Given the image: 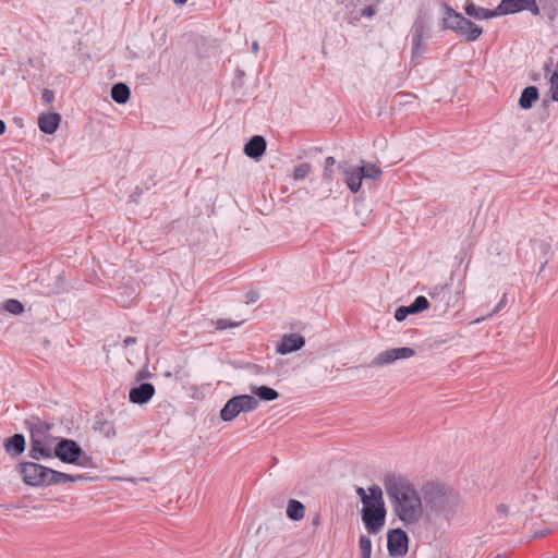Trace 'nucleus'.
<instances>
[{"mask_svg": "<svg viewBox=\"0 0 558 558\" xmlns=\"http://www.w3.org/2000/svg\"><path fill=\"white\" fill-rule=\"evenodd\" d=\"M305 515V507L302 502L291 499L287 506V517L293 521H300Z\"/></svg>", "mask_w": 558, "mask_h": 558, "instance_id": "24", "label": "nucleus"}, {"mask_svg": "<svg viewBox=\"0 0 558 558\" xmlns=\"http://www.w3.org/2000/svg\"><path fill=\"white\" fill-rule=\"evenodd\" d=\"M445 16L441 22L442 29H451L456 31L460 28V21L464 19V16L457 11H454L449 4L444 3Z\"/></svg>", "mask_w": 558, "mask_h": 558, "instance_id": "17", "label": "nucleus"}, {"mask_svg": "<svg viewBox=\"0 0 558 558\" xmlns=\"http://www.w3.org/2000/svg\"><path fill=\"white\" fill-rule=\"evenodd\" d=\"M524 0H501L495 9L496 16L507 15L523 11L522 5Z\"/></svg>", "mask_w": 558, "mask_h": 558, "instance_id": "20", "label": "nucleus"}, {"mask_svg": "<svg viewBox=\"0 0 558 558\" xmlns=\"http://www.w3.org/2000/svg\"><path fill=\"white\" fill-rule=\"evenodd\" d=\"M251 48H252L253 53H257V51L259 49L258 43L257 41H253Z\"/></svg>", "mask_w": 558, "mask_h": 558, "instance_id": "44", "label": "nucleus"}, {"mask_svg": "<svg viewBox=\"0 0 558 558\" xmlns=\"http://www.w3.org/2000/svg\"><path fill=\"white\" fill-rule=\"evenodd\" d=\"M247 298H248L250 302H256L257 299H258V293L257 292H250V293H247Z\"/></svg>", "mask_w": 558, "mask_h": 558, "instance_id": "42", "label": "nucleus"}, {"mask_svg": "<svg viewBox=\"0 0 558 558\" xmlns=\"http://www.w3.org/2000/svg\"><path fill=\"white\" fill-rule=\"evenodd\" d=\"M360 498H361V501L363 504V508L372 507V506L376 505V502L375 504L372 502L373 497H372L371 494L369 495L365 494L364 496H362Z\"/></svg>", "mask_w": 558, "mask_h": 558, "instance_id": "38", "label": "nucleus"}, {"mask_svg": "<svg viewBox=\"0 0 558 558\" xmlns=\"http://www.w3.org/2000/svg\"><path fill=\"white\" fill-rule=\"evenodd\" d=\"M305 344V338L299 333L283 335L277 344V352L286 355L302 349Z\"/></svg>", "mask_w": 558, "mask_h": 558, "instance_id": "12", "label": "nucleus"}, {"mask_svg": "<svg viewBox=\"0 0 558 558\" xmlns=\"http://www.w3.org/2000/svg\"><path fill=\"white\" fill-rule=\"evenodd\" d=\"M5 132V123L0 119V135Z\"/></svg>", "mask_w": 558, "mask_h": 558, "instance_id": "46", "label": "nucleus"}, {"mask_svg": "<svg viewBox=\"0 0 558 558\" xmlns=\"http://www.w3.org/2000/svg\"><path fill=\"white\" fill-rule=\"evenodd\" d=\"M538 99V89L535 86L525 87L520 96L519 106L522 109H530L533 106V102Z\"/></svg>", "mask_w": 558, "mask_h": 558, "instance_id": "21", "label": "nucleus"}, {"mask_svg": "<svg viewBox=\"0 0 558 558\" xmlns=\"http://www.w3.org/2000/svg\"><path fill=\"white\" fill-rule=\"evenodd\" d=\"M41 428H44V432L34 429L31 434L29 456L35 460L52 458L54 452L53 442L56 438L45 434V432L50 429V426L40 423V429Z\"/></svg>", "mask_w": 558, "mask_h": 558, "instance_id": "7", "label": "nucleus"}, {"mask_svg": "<svg viewBox=\"0 0 558 558\" xmlns=\"http://www.w3.org/2000/svg\"><path fill=\"white\" fill-rule=\"evenodd\" d=\"M338 169L344 177V182L352 193H357L362 186L363 169L353 166L348 161H341Z\"/></svg>", "mask_w": 558, "mask_h": 558, "instance_id": "10", "label": "nucleus"}, {"mask_svg": "<svg viewBox=\"0 0 558 558\" xmlns=\"http://www.w3.org/2000/svg\"><path fill=\"white\" fill-rule=\"evenodd\" d=\"M41 98L45 102L50 104L54 98V94L52 90L45 88L43 90Z\"/></svg>", "mask_w": 558, "mask_h": 558, "instance_id": "36", "label": "nucleus"}, {"mask_svg": "<svg viewBox=\"0 0 558 558\" xmlns=\"http://www.w3.org/2000/svg\"><path fill=\"white\" fill-rule=\"evenodd\" d=\"M155 395V387L153 384L143 383L140 386L133 387L129 392V399L132 403L143 404L148 402Z\"/></svg>", "mask_w": 558, "mask_h": 558, "instance_id": "13", "label": "nucleus"}, {"mask_svg": "<svg viewBox=\"0 0 558 558\" xmlns=\"http://www.w3.org/2000/svg\"><path fill=\"white\" fill-rule=\"evenodd\" d=\"M3 310L13 315H20L24 312V305L15 299L7 300L3 305Z\"/></svg>", "mask_w": 558, "mask_h": 558, "instance_id": "27", "label": "nucleus"}, {"mask_svg": "<svg viewBox=\"0 0 558 558\" xmlns=\"http://www.w3.org/2000/svg\"><path fill=\"white\" fill-rule=\"evenodd\" d=\"M356 494L359 495V497H362L366 494L365 489L363 487H357L356 488Z\"/></svg>", "mask_w": 558, "mask_h": 558, "instance_id": "45", "label": "nucleus"}, {"mask_svg": "<svg viewBox=\"0 0 558 558\" xmlns=\"http://www.w3.org/2000/svg\"><path fill=\"white\" fill-rule=\"evenodd\" d=\"M312 171V167L307 162H303L298 165L293 170V179L294 180H303L305 179Z\"/></svg>", "mask_w": 558, "mask_h": 558, "instance_id": "30", "label": "nucleus"}, {"mask_svg": "<svg viewBox=\"0 0 558 558\" xmlns=\"http://www.w3.org/2000/svg\"><path fill=\"white\" fill-rule=\"evenodd\" d=\"M384 487L398 520L408 529L418 525L424 517V505L415 486L404 476L387 474Z\"/></svg>", "mask_w": 558, "mask_h": 558, "instance_id": "1", "label": "nucleus"}, {"mask_svg": "<svg viewBox=\"0 0 558 558\" xmlns=\"http://www.w3.org/2000/svg\"><path fill=\"white\" fill-rule=\"evenodd\" d=\"M5 451L11 456H20L25 450V438L22 434H15L4 440Z\"/></svg>", "mask_w": 558, "mask_h": 558, "instance_id": "19", "label": "nucleus"}, {"mask_svg": "<svg viewBox=\"0 0 558 558\" xmlns=\"http://www.w3.org/2000/svg\"><path fill=\"white\" fill-rule=\"evenodd\" d=\"M359 547L361 550L362 558H371L372 554V541L366 535H361L359 539Z\"/></svg>", "mask_w": 558, "mask_h": 558, "instance_id": "28", "label": "nucleus"}, {"mask_svg": "<svg viewBox=\"0 0 558 558\" xmlns=\"http://www.w3.org/2000/svg\"><path fill=\"white\" fill-rule=\"evenodd\" d=\"M17 471L24 483L33 487L61 485L85 478L81 474L73 475L59 472L35 462H22L17 465Z\"/></svg>", "mask_w": 558, "mask_h": 558, "instance_id": "3", "label": "nucleus"}, {"mask_svg": "<svg viewBox=\"0 0 558 558\" xmlns=\"http://www.w3.org/2000/svg\"><path fill=\"white\" fill-rule=\"evenodd\" d=\"M409 537L401 529H395L388 532L387 546L389 555L392 557H402L408 553Z\"/></svg>", "mask_w": 558, "mask_h": 558, "instance_id": "11", "label": "nucleus"}, {"mask_svg": "<svg viewBox=\"0 0 558 558\" xmlns=\"http://www.w3.org/2000/svg\"><path fill=\"white\" fill-rule=\"evenodd\" d=\"M460 23L459 27L461 28H457L454 32L464 36L468 41H475L483 34V28L466 17L461 20Z\"/></svg>", "mask_w": 558, "mask_h": 558, "instance_id": "16", "label": "nucleus"}, {"mask_svg": "<svg viewBox=\"0 0 558 558\" xmlns=\"http://www.w3.org/2000/svg\"><path fill=\"white\" fill-rule=\"evenodd\" d=\"M250 390L254 396H257L263 401H274L279 398L278 391L268 386L252 385Z\"/></svg>", "mask_w": 558, "mask_h": 558, "instance_id": "23", "label": "nucleus"}, {"mask_svg": "<svg viewBox=\"0 0 558 558\" xmlns=\"http://www.w3.org/2000/svg\"><path fill=\"white\" fill-rule=\"evenodd\" d=\"M554 65V61L553 59H549L545 64H544V72L546 75H548L551 71V66Z\"/></svg>", "mask_w": 558, "mask_h": 558, "instance_id": "40", "label": "nucleus"}, {"mask_svg": "<svg viewBox=\"0 0 558 558\" xmlns=\"http://www.w3.org/2000/svg\"><path fill=\"white\" fill-rule=\"evenodd\" d=\"M61 116L57 112L43 113L38 118V128L46 134H53L60 124Z\"/></svg>", "mask_w": 558, "mask_h": 558, "instance_id": "15", "label": "nucleus"}, {"mask_svg": "<svg viewBox=\"0 0 558 558\" xmlns=\"http://www.w3.org/2000/svg\"><path fill=\"white\" fill-rule=\"evenodd\" d=\"M430 33V17L421 11L411 27L412 60L422 58L426 52Z\"/></svg>", "mask_w": 558, "mask_h": 558, "instance_id": "5", "label": "nucleus"}, {"mask_svg": "<svg viewBox=\"0 0 558 558\" xmlns=\"http://www.w3.org/2000/svg\"><path fill=\"white\" fill-rule=\"evenodd\" d=\"M258 400L251 395L234 396L227 401L220 411V417L225 422L234 420L240 413L253 412L258 408Z\"/></svg>", "mask_w": 558, "mask_h": 558, "instance_id": "8", "label": "nucleus"}, {"mask_svg": "<svg viewBox=\"0 0 558 558\" xmlns=\"http://www.w3.org/2000/svg\"><path fill=\"white\" fill-rule=\"evenodd\" d=\"M494 558H507V556L505 554H498Z\"/></svg>", "mask_w": 558, "mask_h": 558, "instance_id": "48", "label": "nucleus"}, {"mask_svg": "<svg viewBox=\"0 0 558 558\" xmlns=\"http://www.w3.org/2000/svg\"><path fill=\"white\" fill-rule=\"evenodd\" d=\"M53 457L59 458L64 463L88 466L90 458L84 454L82 448L76 441L68 438H61L54 446Z\"/></svg>", "mask_w": 558, "mask_h": 558, "instance_id": "6", "label": "nucleus"}, {"mask_svg": "<svg viewBox=\"0 0 558 558\" xmlns=\"http://www.w3.org/2000/svg\"><path fill=\"white\" fill-rule=\"evenodd\" d=\"M506 303H507V299H506V296H504V298L499 301V303H498V305H497L496 311H499L501 307H504V306L506 305Z\"/></svg>", "mask_w": 558, "mask_h": 558, "instance_id": "43", "label": "nucleus"}, {"mask_svg": "<svg viewBox=\"0 0 558 558\" xmlns=\"http://www.w3.org/2000/svg\"><path fill=\"white\" fill-rule=\"evenodd\" d=\"M187 0H173L174 3L179 4V5H182L184 3H186Z\"/></svg>", "mask_w": 558, "mask_h": 558, "instance_id": "47", "label": "nucleus"}, {"mask_svg": "<svg viewBox=\"0 0 558 558\" xmlns=\"http://www.w3.org/2000/svg\"><path fill=\"white\" fill-rule=\"evenodd\" d=\"M414 314L411 310V306H400L395 311V318L398 322H402L407 318L408 315Z\"/></svg>", "mask_w": 558, "mask_h": 558, "instance_id": "33", "label": "nucleus"}, {"mask_svg": "<svg viewBox=\"0 0 558 558\" xmlns=\"http://www.w3.org/2000/svg\"><path fill=\"white\" fill-rule=\"evenodd\" d=\"M496 510H497V513L499 514V517H501V518H507L509 514V507L505 504H499L497 506Z\"/></svg>", "mask_w": 558, "mask_h": 558, "instance_id": "37", "label": "nucleus"}, {"mask_svg": "<svg viewBox=\"0 0 558 558\" xmlns=\"http://www.w3.org/2000/svg\"><path fill=\"white\" fill-rule=\"evenodd\" d=\"M136 342H137V339L135 337H126L123 341L125 347L135 344Z\"/></svg>", "mask_w": 558, "mask_h": 558, "instance_id": "41", "label": "nucleus"}, {"mask_svg": "<svg viewBox=\"0 0 558 558\" xmlns=\"http://www.w3.org/2000/svg\"><path fill=\"white\" fill-rule=\"evenodd\" d=\"M362 15L365 17H373L375 15V9L373 5H368L362 10Z\"/></svg>", "mask_w": 558, "mask_h": 558, "instance_id": "39", "label": "nucleus"}, {"mask_svg": "<svg viewBox=\"0 0 558 558\" xmlns=\"http://www.w3.org/2000/svg\"><path fill=\"white\" fill-rule=\"evenodd\" d=\"M266 140L262 135H254L244 146V154L255 160H259L266 150Z\"/></svg>", "mask_w": 558, "mask_h": 558, "instance_id": "14", "label": "nucleus"}, {"mask_svg": "<svg viewBox=\"0 0 558 558\" xmlns=\"http://www.w3.org/2000/svg\"><path fill=\"white\" fill-rule=\"evenodd\" d=\"M239 325H240V323H232L229 319L221 318V319L217 320L216 328L219 329V330H223V329H227V328L236 327Z\"/></svg>", "mask_w": 558, "mask_h": 558, "instance_id": "35", "label": "nucleus"}, {"mask_svg": "<svg viewBox=\"0 0 558 558\" xmlns=\"http://www.w3.org/2000/svg\"><path fill=\"white\" fill-rule=\"evenodd\" d=\"M336 165V159L332 157V156H328L326 159H325V162H324V172H323V177H324V180L327 181V182H331L333 180V170H332V167Z\"/></svg>", "mask_w": 558, "mask_h": 558, "instance_id": "29", "label": "nucleus"}, {"mask_svg": "<svg viewBox=\"0 0 558 558\" xmlns=\"http://www.w3.org/2000/svg\"><path fill=\"white\" fill-rule=\"evenodd\" d=\"M130 95L131 90L129 86L124 83H116L111 87V97L119 105L128 102V100L130 99Z\"/></svg>", "mask_w": 558, "mask_h": 558, "instance_id": "22", "label": "nucleus"}, {"mask_svg": "<svg viewBox=\"0 0 558 558\" xmlns=\"http://www.w3.org/2000/svg\"><path fill=\"white\" fill-rule=\"evenodd\" d=\"M410 306L412 312L415 314L426 310L429 306V302L425 296L420 295L410 304Z\"/></svg>", "mask_w": 558, "mask_h": 558, "instance_id": "32", "label": "nucleus"}, {"mask_svg": "<svg viewBox=\"0 0 558 558\" xmlns=\"http://www.w3.org/2000/svg\"><path fill=\"white\" fill-rule=\"evenodd\" d=\"M522 5H524L523 11L527 10L533 15H538L539 14V8H538V5H537L535 0H524Z\"/></svg>", "mask_w": 558, "mask_h": 558, "instance_id": "34", "label": "nucleus"}, {"mask_svg": "<svg viewBox=\"0 0 558 558\" xmlns=\"http://www.w3.org/2000/svg\"><path fill=\"white\" fill-rule=\"evenodd\" d=\"M375 506L362 509V521L369 534H377L385 525L386 508L383 500V490L379 486L373 485L368 488Z\"/></svg>", "mask_w": 558, "mask_h": 558, "instance_id": "4", "label": "nucleus"}, {"mask_svg": "<svg viewBox=\"0 0 558 558\" xmlns=\"http://www.w3.org/2000/svg\"><path fill=\"white\" fill-rule=\"evenodd\" d=\"M363 169V179L377 180L381 175V170L374 163H365L360 167Z\"/></svg>", "mask_w": 558, "mask_h": 558, "instance_id": "26", "label": "nucleus"}, {"mask_svg": "<svg viewBox=\"0 0 558 558\" xmlns=\"http://www.w3.org/2000/svg\"><path fill=\"white\" fill-rule=\"evenodd\" d=\"M424 498L435 517L450 520L460 510L461 500L459 494L445 485L435 483L425 485Z\"/></svg>", "mask_w": 558, "mask_h": 558, "instance_id": "2", "label": "nucleus"}, {"mask_svg": "<svg viewBox=\"0 0 558 558\" xmlns=\"http://www.w3.org/2000/svg\"><path fill=\"white\" fill-rule=\"evenodd\" d=\"M95 430L99 432L106 438H113L117 435L116 428L112 423L107 421H97Z\"/></svg>", "mask_w": 558, "mask_h": 558, "instance_id": "25", "label": "nucleus"}, {"mask_svg": "<svg viewBox=\"0 0 558 558\" xmlns=\"http://www.w3.org/2000/svg\"><path fill=\"white\" fill-rule=\"evenodd\" d=\"M415 355V351L409 347L388 349L379 352L368 364L371 367H383L395 363L398 360L410 359Z\"/></svg>", "mask_w": 558, "mask_h": 558, "instance_id": "9", "label": "nucleus"}, {"mask_svg": "<svg viewBox=\"0 0 558 558\" xmlns=\"http://www.w3.org/2000/svg\"><path fill=\"white\" fill-rule=\"evenodd\" d=\"M550 96L554 101H558V64L549 76Z\"/></svg>", "mask_w": 558, "mask_h": 558, "instance_id": "31", "label": "nucleus"}, {"mask_svg": "<svg viewBox=\"0 0 558 558\" xmlns=\"http://www.w3.org/2000/svg\"><path fill=\"white\" fill-rule=\"evenodd\" d=\"M463 10L466 15L474 17L476 20H488V19L496 17L495 9L489 10V9L476 7L472 0L465 1L464 5H463Z\"/></svg>", "mask_w": 558, "mask_h": 558, "instance_id": "18", "label": "nucleus"}]
</instances>
